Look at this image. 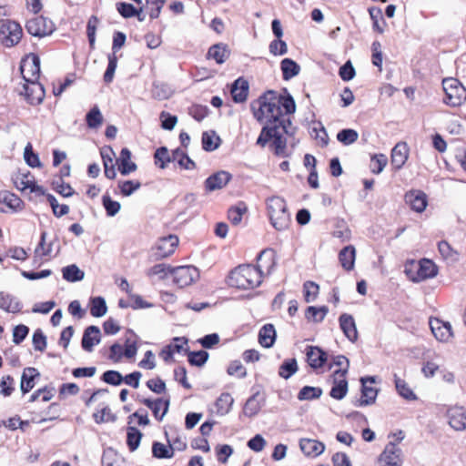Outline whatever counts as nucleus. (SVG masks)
Returning <instances> with one entry per match:
<instances>
[{"label": "nucleus", "mask_w": 466, "mask_h": 466, "mask_svg": "<svg viewBox=\"0 0 466 466\" xmlns=\"http://www.w3.org/2000/svg\"><path fill=\"white\" fill-rule=\"evenodd\" d=\"M117 162L118 170L123 176H127L137 168V164L131 161V152L127 147L121 149Z\"/></svg>", "instance_id": "nucleus-24"}, {"label": "nucleus", "mask_w": 466, "mask_h": 466, "mask_svg": "<svg viewBox=\"0 0 466 466\" xmlns=\"http://www.w3.org/2000/svg\"><path fill=\"white\" fill-rule=\"evenodd\" d=\"M116 10L124 18H131L137 14V9L133 5L126 2L117 3Z\"/></svg>", "instance_id": "nucleus-63"}, {"label": "nucleus", "mask_w": 466, "mask_h": 466, "mask_svg": "<svg viewBox=\"0 0 466 466\" xmlns=\"http://www.w3.org/2000/svg\"><path fill=\"white\" fill-rule=\"evenodd\" d=\"M248 82L243 77L238 78L232 85L231 96L236 103H243L247 100L248 95Z\"/></svg>", "instance_id": "nucleus-22"}, {"label": "nucleus", "mask_w": 466, "mask_h": 466, "mask_svg": "<svg viewBox=\"0 0 466 466\" xmlns=\"http://www.w3.org/2000/svg\"><path fill=\"white\" fill-rule=\"evenodd\" d=\"M388 163V158L384 154L374 155L370 159V168L372 173L380 174L382 172Z\"/></svg>", "instance_id": "nucleus-52"}, {"label": "nucleus", "mask_w": 466, "mask_h": 466, "mask_svg": "<svg viewBox=\"0 0 466 466\" xmlns=\"http://www.w3.org/2000/svg\"><path fill=\"white\" fill-rule=\"evenodd\" d=\"M258 393H255L247 400L243 408V413L247 417H253L259 412L261 409V403L258 400Z\"/></svg>", "instance_id": "nucleus-42"}, {"label": "nucleus", "mask_w": 466, "mask_h": 466, "mask_svg": "<svg viewBox=\"0 0 466 466\" xmlns=\"http://www.w3.org/2000/svg\"><path fill=\"white\" fill-rule=\"evenodd\" d=\"M322 389L319 387L304 386L298 393L299 400H312L320 398Z\"/></svg>", "instance_id": "nucleus-44"}, {"label": "nucleus", "mask_w": 466, "mask_h": 466, "mask_svg": "<svg viewBox=\"0 0 466 466\" xmlns=\"http://www.w3.org/2000/svg\"><path fill=\"white\" fill-rule=\"evenodd\" d=\"M298 363L296 359H286L279 369V377L288 380L298 371Z\"/></svg>", "instance_id": "nucleus-41"}, {"label": "nucleus", "mask_w": 466, "mask_h": 466, "mask_svg": "<svg viewBox=\"0 0 466 466\" xmlns=\"http://www.w3.org/2000/svg\"><path fill=\"white\" fill-rule=\"evenodd\" d=\"M2 201L5 203L8 208L18 210L21 209L23 201L20 198H18L16 195L5 192L2 197Z\"/></svg>", "instance_id": "nucleus-59"}, {"label": "nucleus", "mask_w": 466, "mask_h": 466, "mask_svg": "<svg viewBox=\"0 0 466 466\" xmlns=\"http://www.w3.org/2000/svg\"><path fill=\"white\" fill-rule=\"evenodd\" d=\"M97 23H98L97 17L95 15H92L88 19V22L86 25V35H87L89 46L92 49L95 48L96 32Z\"/></svg>", "instance_id": "nucleus-58"}, {"label": "nucleus", "mask_w": 466, "mask_h": 466, "mask_svg": "<svg viewBox=\"0 0 466 466\" xmlns=\"http://www.w3.org/2000/svg\"><path fill=\"white\" fill-rule=\"evenodd\" d=\"M405 202L416 212H422L427 207V196L420 190H411L405 194Z\"/></svg>", "instance_id": "nucleus-19"}, {"label": "nucleus", "mask_w": 466, "mask_h": 466, "mask_svg": "<svg viewBox=\"0 0 466 466\" xmlns=\"http://www.w3.org/2000/svg\"><path fill=\"white\" fill-rule=\"evenodd\" d=\"M319 287L313 281H306L303 284L304 299L306 302L314 301L319 294Z\"/></svg>", "instance_id": "nucleus-55"}, {"label": "nucleus", "mask_w": 466, "mask_h": 466, "mask_svg": "<svg viewBox=\"0 0 466 466\" xmlns=\"http://www.w3.org/2000/svg\"><path fill=\"white\" fill-rule=\"evenodd\" d=\"M26 83L22 85L18 90L20 96H24L25 100L32 106L40 105L45 97V89L43 86L36 82L34 78H27L24 75Z\"/></svg>", "instance_id": "nucleus-6"}, {"label": "nucleus", "mask_w": 466, "mask_h": 466, "mask_svg": "<svg viewBox=\"0 0 466 466\" xmlns=\"http://www.w3.org/2000/svg\"><path fill=\"white\" fill-rule=\"evenodd\" d=\"M178 245V238L176 235H168L160 238L153 248V256L156 259H162L169 257Z\"/></svg>", "instance_id": "nucleus-10"}, {"label": "nucleus", "mask_w": 466, "mask_h": 466, "mask_svg": "<svg viewBox=\"0 0 466 466\" xmlns=\"http://www.w3.org/2000/svg\"><path fill=\"white\" fill-rule=\"evenodd\" d=\"M328 312L329 309L326 306L319 308L315 306H309L305 311V318L309 321L319 323L323 321Z\"/></svg>", "instance_id": "nucleus-35"}, {"label": "nucleus", "mask_w": 466, "mask_h": 466, "mask_svg": "<svg viewBox=\"0 0 466 466\" xmlns=\"http://www.w3.org/2000/svg\"><path fill=\"white\" fill-rule=\"evenodd\" d=\"M449 425L457 431L466 429V408L463 406H452L446 411Z\"/></svg>", "instance_id": "nucleus-13"}, {"label": "nucleus", "mask_w": 466, "mask_h": 466, "mask_svg": "<svg viewBox=\"0 0 466 466\" xmlns=\"http://www.w3.org/2000/svg\"><path fill=\"white\" fill-rule=\"evenodd\" d=\"M445 92L444 102L451 106H461L466 100V89L455 78H446L442 81Z\"/></svg>", "instance_id": "nucleus-5"}, {"label": "nucleus", "mask_w": 466, "mask_h": 466, "mask_svg": "<svg viewBox=\"0 0 466 466\" xmlns=\"http://www.w3.org/2000/svg\"><path fill=\"white\" fill-rule=\"evenodd\" d=\"M280 69L284 80H289L300 72L299 65L291 58H284L280 63Z\"/></svg>", "instance_id": "nucleus-32"}, {"label": "nucleus", "mask_w": 466, "mask_h": 466, "mask_svg": "<svg viewBox=\"0 0 466 466\" xmlns=\"http://www.w3.org/2000/svg\"><path fill=\"white\" fill-rule=\"evenodd\" d=\"M208 353L205 350L188 351L187 353L189 364L197 367L203 366L208 361Z\"/></svg>", "instance_id": "nucleus-50"}, {"label": "nucleus", "mask_w": 466, "mask_h": 466, "mask_svg": "<svg viewBox=\"0 0 466 466\" xmlns=\"http://www.w3.org/2000/svg\"><path fill=\"white\" fill-rule=\"evenodd\" d=\"M101 333L97 326H88L83 333L81 346L87 352L93 351L95 345L100 343Z\"/></svg>", "instance_id": "nucleus-17"}, {"label": "nucleus", "mask_w": 466, "mask_h": 466, "mask_svg": "<svg viewBox=\"0 0 466 466\" xmlns=\"http://www.w3.org/2000/svg\"><path fill=\"white\" fill-rule=\"evenodd\" d=\"M46 199L52 208L53 213L56 217L60 218L66 215L69 212V207L67 205H59L56 197L52 194H46Z\"/></svg>", "instance_id": "nucleus-51"}, {"label": "nucleus", "mask_w": 466, "mask_h": 466, "mask_svg": "<svg viewBox=\"0 0 466 466\" xmlns=\"http://www.w3.org/2000/svg\"><path fill=\"white\" fill-rule=\"evenodd\" d=\"M129 336L126 337L124 356L127 359L134 358L137 352V335L132 331L128 330Z\"/></svg>", "instance_id": "nucleus-45"}, {"label": "nucleus", "mask_w": 466, "mask_h": 466, "mask_svg": "<svg viewBox=\"0 0 466 466\" xmlns=\"http://www.w3.org/2000/svg\"><path fill=\"white\" fill-rule=\"evenodd\" d=\"M25 28L30 35L44 37L54 32L55 25L50 19L40 15L28 20Z\"/></svg>", "instance_id": "nucleus-7"}, {"label": "nucleus", "mask_w": 466, "mask_h": 466, "mask_svg": "<svg viewBox=\"0 0 466 466\" xmlns=\"http://www.w3.org/2000/svg\"><path fill=\"white\" fill-rule=\"evenodd\" d=\"M64 279L68 282H77L84 279L85 273L76 265L72 264L62 268Z\"/></svg>", "instance_id": "nucleus-40"}, {"label": "nucleus", "mask_w": 466, "mask_h": 466, "mask_svg": "<svg viewBox=\"0 0 466 466\" xmlns=\"http://www.w3.org/2000/svg\"><path fill=\"white\" fill-rule=\"evenodd\" d=\"M347 370H336L332 373L333 386L329 391L331 398L342 400L348 392Z\"/></svg>", "instance_id": "nucleus-12"}, {"label": "nucleus", "mask_w": 466, "mask_h": 466, "mask_svg": "<svg viewBox=\"0 0 466 466\" xmlns=\"http://www.w3.org/2000/svg\"><path fill=\"white\" fill-rule=\"evenodd\" d=\"M359 138V134L351 128H345L337 134V139L344 146H350L355 143Z\"/></svg>", "instance_id": "nucleus-49"}, {"label": "nucleus", "mask_w": 466, "mask_h": 466, "mask_svg": "<svg viewBox=\"0 0 466 466\" xmlns=\"http://www.w3.org/2000/svg\"><path fill=\"white\" fill-rule=\"evenodd\" d=\"M108 64L106 70L104 74V81L109 84L113 81L114 75L117 66V57L115 54L108 55Z\"/></svg>", "instance_id": "nucleus-56"}, {"label": "nucleus", "mask_w": 466, "mask_h": 466, "mask_svg": "<svg viewBox=\"0 0 466 466\" xmlns=\"http://www.w3.org/2000/svg\"><path fill=\"white\" fill-rule=\"evenodd\" d=\"M142 438V433L136 427L129 426L127 432V443L130 451H135Z\"/></svg>", "instance_id": "nucleus-43"}, {"label": "nucleus", "mask_w": 466, "mask_h": 466, "mask_svg": "<svg viewBox=\"0 0 466 466\" xmlns=\"http://www.w3.org/2000/svg\"><path fill=\"white\" fill-rule=\"evenodd\" d=\"M46 236H47V233L46 231H43L41 233L39 243L35 249V255L36 257L49 256L54 249V247H55V244L56 241V238L55 239L51 240L48 244H46Z\"/></svg>", "instance_id": "nucleus-37"}, {"label": "nucleus", "mask_w": 466, "mask_h": 466, "mask_svg": "<svg viewBox=\"0 0 466 466\" xmlns=\"http://www.w3.org/2000/svg\"><path fill=\"white\" fill-rule=\"evenodd\" d=\"M401 453L400 448L395 443L390 442L379 457V466H400Z\"/></svg>", "instance_id": "nucleus-11"}, {"label": "nucleus", "mask_w": 466, "mask_h": 466, "mask_svg": "<svg viewBox=\"0 0 466 466\" xmlns=\"http://www.w3.org/2000/svg\"><path fill=\"white\" fill-rule=\"evenodd\" d=\"M355 258L356 249L351 245L343 248L339 253V260L342 268L347 271L354 268Z\"/></svg>", "instance_id": "nucleus-26"}, {"label": "nucleus", "mask_w": 466, "mask_h": 466, "mask_svg": "<svg viewBox=\"0 0 466 466\" xmlns=\"http://www.w3.org/2000/svg\"><path fill=\"white\" fill-rule=\"evenodd\" d=\"M90 314L95 318H101L107 312L106 299L101 296L91 297L89 299Z\"/></svg>", "instance_id": "nucleus-30"}, {"label": "nucleus", "mask_w": 466, "mask_h": 466, "mask_svg": "<svg viewBox=\"0 0 466 466\" xmlns=\"http://www.w3.org/2000/svg\"><path fill=\"white\" fill-rule=\"evenodd\" d=\"M277 333L273 324L268 323L258 331V342L264 348H271L276 340Z\"/></svg>", "instance_id": "nucleus-25"}, {"label": "nucleus", "mask_w": 466, "mask_h": 466, "mask_svg": "<svg viewBox=\"0 0 466 466\" xmlns=\"http://www.w3.org/2000/svg\"><path fill=\"white\" fill-rule=\"evenodd\" d=\"M155 164L164 169L170 163V154L166 147L157 148L154 155Z\"/></svg>", "instance_id": "nucleus-53"}, {"label": "nucleus", "mask_w": 466, "mask_h": 466, "mask_svg": "<svg viewBox=\"0 0 466 466\" xmlns=\"http://www.w3.org/2000/svg\"><path fill=\"white\" fill-rule=\"evenodd\" d=\"M339 327L345 337L351 342L358 339V330L354 318L348 313H343L339 318Z\"/></svg>", "instance_id": "nucleus-18"}, {"label": "nucleus", "mask_w": 466, "mask_h": 466, "mask_svg": "<svg viewBox=\"0 0 466 466\" xmlns=\"http://www.w3.org/2000/svg\"><path fill=\"white\" fill-rule=\"evenodd\" d=\"M86 125L89 128H97L103 122V116L98 108L95 106L86 116Z\"/></svg>", "instance_id": "nucleus-48"}, {"label": "nucleus", "mask_w": 466, "mask_h": 466, "mask_svg": "<svg viewBox=\"0 0 466 466\" xmlns=\"http://www.w3.org/2000/svg\"><path fill=\"white\" fill-rule=\"evenodd\" d=\"M430 327L432 334L439 341L446 342L453 335L450 322L433 319L430 320Z\"/></svg>", "instance_id": "nucleus-16"}, {"label": "nucleus", "mask_w": 466, "mask_h": 466, "mask_svg": "<svg viewBox=\"0 0 466 466\" xmlns=\"http://www.w3.org/2000/svg\"><path fill=\"white\" fill-rule=\"evenodd\" d=\"M221 139L215 131H206L202 134V147L207 152L216 150L220 145Z\"/></svg>", "instance_id": "nucleus-34"}, {"label": "nucleus", "mask_w": 466, "mask_h": 466, "mask_svg": "<svg viewBox=\"0 0 466 466\" xmlns=\"http://www.w3.org/2000/svg\"><path fill=\"white\" fill-rule=\"evenodd\" d=\"M268 213L271 225L279 231L285 230L290 224V214L285 200L278 196L267 200Z\"/></svg>", "instance_id": "nucleus-3"}, {"label": "nucleus", "mask_w": 466, "mask_h": 466, "mask_svg": "<svg viewBox=\"0 0 466 466\" xmlns=\"http://www.w3.org/2000/svg\"><path fill=\"white\" fill-rule=\"evenodd\" d=\"M102 204L106 209V215L108 217L116 216L120 208L121 205L119 202L113 200L109 195H104L102 198Z\"/></svg>", "instance_id": "nucleus-54"}, {"label": "nucleus", "mask_w": 466, "mask_h": 466, "mask_svg": "<svg viewBox=\"0 0 466 466\" xmlns=\"http://www.w3.org/2000/svg\"><path fill=\"white\" fill-rule=\"evenodd\" d=\"M419 282L434 278L438 274L437 266L430 259L423 258L418 262Z\"/></svg>", "instance_id": "nucleus-27"}, {"label": "nucleus", "mask_w": 466, "mask_h": 466, "mask_svg": "<svg viewBox=\"0 0 466 466\" xmlns=\"http://www.w3.org/2000/svg\"><path fill=\"white\" fill-rule=\"evenodd\" d=\"M173 281L179 288L193 283L199 276L198 270L193 266H179L172 268Z\"/></svg>", "instance_id": "nucleus-9"}, {"label": "nucleus", "mask_w": 466, "mask_h": 466, "mask_svg": "<svg viewBox=\"0 0 466 466\" xmlns=\"http://www.w3.org/2000/svg\"><path fill=\"white\" fill-rule=\"evenodd\" d=\"M232 178V175L225 170L218 171L205 180V189L208 192L223 188Z\"/></svg>", "instance_id": "nucleus-15"}, {"label": "nucleus", "mask_w": 466, "mask_h": 466, "mask_svg": "<svg viewBox=\"0 0 466 466\" xmlns=\"http://www.w3.org/2000/svg\"><path fill=\"white\" fill-rule=\"evenodd\" d=\"M230 56V50L228 46L218 43L211 46L207 53V58L214 59L217 64H223Z\"/></svg>", "instance_id": "nucleus-23"}, {"label": "nucleus", "mask_w": 466, "mask_h": 466, "mask_svg": "<svg viewBox=\"0 0 466 466\" xmlns=\"http://www.w3.org/2000/svg\"><path fill=\"white\" fill-rule=\"evenodd\" d=\"M409 148L405 142L395 145L391 150V165L395 169H400L408 159Z\"/></svg>", "instance_id": "nucleus-20"}, {"label": "nucleus", "mask_w": 466, "mask_h": 466, "mask_svg": "<svg viewBox=\"0 0 466 466\" xmlns=\"http://www.w3.org/2000/svg\"><path fill=\"white\" fill-rule=\"evenodd\" d=\"M268 49L273 56H283L288 53V46L281 38L271 41Z\"/></svg>", "instance_id": "nucleus-60"}, {"label": "nucleus", "mask_w": 466, "mask_h": 466, "mask_svg": "<svg viewBox=\"0 0 466 466\" xmlns=\"http://www.w3.org/2000/svg\"><path fill=\"white\" fill-rule=\"evenodd\" d=\"M438 248L442 258L450 262L459 260V253L445 240L439 242Z\"/></svg>", "instance_id": "nucleus-46"}, {"label": "nucleus", "mask_w": 466, "mask_h": 466, "mask_svg": "<svg viewBox=\"0 0 466 466\" xmlns=\"http://www.w3.org/2000/svg\"><path fill=\"white\" fill-rule=\"evenodd\" d=\"M172 268L170 265L166 263H158L149 268L147 270V276L150 279L157 278L158 280L166 279L169 275L172 274Z\"/></svg>", "instance_id": "nucleus-31"}, {"label": "nucleus", "mask_w": 466, "mask_h": 466, "mask_svg": "<svg viewBox=\"0 0 466 466\" xmlns=\"http://www.w3.org/2000/svg\"><path fill=\"white\" fill-rule=\"evenodd\" d=\"M261 265H239L230 271L228 285L238 289H249L258 287L262 282Z\"/></svg>", "instance_id": "nucleus-2"}, {"label": "nucleus", "mask_w": 466, "mask_h": 466, "mask_svg": "<svg viewBox=\"0 0 466 466\" xmlns=\"http://www.w3.org/2000/svg\"><path fill=\"white\" fill-rule=\"evenodd\" d=\"M227 372L230 376H236L239 379L245 378L247 371L239 360L231 361L228 367Z\"/></svg>", "instance_id": "nucleus-64"}, {"label": "nucleus", "mask_w": 466, "mask_h": 466, "mask_svg": "<svg viewBox=\"0 0 466 466\" xmlns=\"http://www.w3.org/2000/svg\"><path fill=\"white\" fill-rule=\"evenodd\" d=\"M123 376L116 370H106L102 375V380L113 386H118L123 382Z\"/></svg>", "instance_id": "nucleus-61"}, {"label": "nucleus", "mask_w": 466, "mask_h": 466, "mask_svg": "<svg viewBox=\"0 0 466 466\" xmlns=\"http://www.w3.org/2000/svg\"><path fill=\"white\" fill-rule=\"evenodd\" d=\"M169 444L165 445L158 441H154L152 444V454L157 459H169L174 456V448Z\"/></svg>", "instance_id": "nucleus-38"}, {"label": "nucleus", "mask_w": 466, "mask_h": 466, "mask_svg": "<svg viewBox=\"0 0 466 466\" xmlns=\"http://www.w3.org/2000/svg\"><path fill=\"white\" fill-rule=\"evenodd\" d=\"M306 360L313 370L322 368L328 361V354L321 348L318 346H307Z\"/></svg>", "instance_id": "nucleus-14"}, {"label": "nucleus", "mask_w": 466, "mask_h": 466, "mask_svg": "<svg viewBox=\"0 0 466 466\" xmlns=\"http://www.w3.org/2000/svg\"><path fill=\"white\" fill-rule=\"evenodd\" d=\"M39 376V372L35 368H25L21 377L20 389L23 394L29 392L35 386L34 380Z\"/></svg>", "instance_id": "nucleus-29"}, {"label": "nucleus", "mask_w": 466, "mask_h": 466, "mask_svg": "<svg viewBox=\"0 0 466 466\" xmlns=\"http://www.w3.org/2000/svg\"><path fill=\"white\" fill-rule=\"evenodd\" d=\"M299 448L306 456L317 457L324 451L325 445L317 440L305 438L299 441Z\"/></svg>", "instance_id": "nucleus-21"}, {"label": "nucleus", "mask_w": 466, "mask_h": 466, "mask_svg": "<svg viewBox=\"0 0 466 466\" xmlns=\"http://www.w3.org/2000/svg\"><path fill=\"white\" fill-rule=\"evenodd\" d=\"M254 117L260 123L266 122L257 145L264 147L268 142L274 154L287 157L289 138H293L297 127L290 115L296 111V103L290 94L279 95L276 91L268 90L250 105Z\"/></svg>", "instance_id": "nucleus-1"}, {"label": "nucleus", "mask_w": 466, "mask_h": 466, "mask_svg": "<svg viewBox=\"0 0 466 466\" xmlns=\"http://www.w3.org/2000/svg\"><path fill=\"white\" fill-rule=\"evenodd\" d=\"M394 382L397 392L402 398L408 400H415L417 399L416 394L409 387L407 382L404 380L399 378L396 374H394Z\"/></svg>", "instance_id": "nucleus-39"}, {"label": "nucleus", "mask_w": 466, "mask_h": 466, "mask_svg": "<svg viewBox=\"0 0 466 466\" xmlns=\"http://www.w3.org/2000/svg\"><path fill=\"white\" fill-rule=\"evenodd\" d=\"M23 36L21 25L13 20L5 19L0 25V43L7 47L16 46Z\"/></svg>", "instance_id": "nucleus-4"}, {"label": "nucleus", "mask_w": 466, "mask_h": 466, "mask_svg": "<svg viewBox=\"0 0 466 466\" xmlns=\"http://www.w3.org/2000/svg\"><path fill=\"white\" fill-rule=\"evenodd\" d=\"M0 309L11 313H17L21 310L22 305L14 296L0 292Z\"/></svg>", "instance_id": "nucleus-28"}, {"label": "nucleus", "mask_w": 466, "mask_h": 466, "mask_svg": "<svg viewBox=\"0 0 466 466\" xmlns=\"http://www.w3.org/2000/svg\"><path fill=\"white\" fill-rule=\"evenodd\" d=\"M184 160H187V170L195 168V162L183 150L177 148L170 154V162H177L178 165H184Z\"/></svg>", "instance_id": "nucleus-47"}, {"label": "nucleus", "mask_w": 466, "mask_h": 466, "mask_svg": "<svg viewBox=\"0 0 466 466\" xmlns=\"http://www.w3.org/2000/svg\"><path fill=\"white\" fill-rule=\"evenodd\" d=\"M14 383L15 380L11 375L4 376L0 381V393L4 397L10 396L15 390Z\"/></svg>", "instance_id": "nucleus-62"}, {"label": "nucleus", "mask_w": 466, "mask_h": 466, "mask_svg": "<svg viewBox=\"0 0 466 466\" xmlns=\"http://www.w3.org/2000/svg\"><path fill=\"white\" fill-rule=\"evenodd\" d=\"M234 403V399L228 392L222 393L216 400V412L219 416L228 414Z\"/></svg>", "instance_id": "nucleus-33"}, {"label": "nucleus", "mask_w": 466, "mask_h": 466, "mask_svg": "<svg viewBox=\"0 0 466 466\" xmlns=\"http://www.w3.org/2000/svg\"><path fill=\"white\" fill-rule=\"evenodd\" d=\"M141 183L139 181L126 180L118 183L120 192L125 197L131 196L136 190L140 188Z\"/></svg>", "instance_id": "nucleus-57"}, {"label": "nucleus", "mask_w": 466, "mask_h": 466, "mask_svg": "<svg viewBox=\"0 0 466 466\" xmlns=\"http://www.w3.org/2000/svg\"><path fill=\"white\" fill-rule=\"evenodd\" d=\"M169 405H170V398L169 397H167V399H164V398L156 399L155 404L153 405V407H151V411H152L155 419L157 421H161L163 420V418L168 411Z\"/></svg>", "instance_id": "nucleus-36"}, {"label": "nucleus", "mask_w": 466, "mask_h": 466, "mask_svg": "<svg viewBox=\"0 0 466 466\" xmlns=\"http://www.w3.org/2000/svg\"><path fill=\"white\" fill-rule=\"evenodd\" d=\"M361 382V396L360 399L353 401L355 407H365L375 403L379 390L368 383L372 384L376 382V377L368 376L360 379Z\"/></svg>", "instance_id": "nucleus-8"}]
</instances>
